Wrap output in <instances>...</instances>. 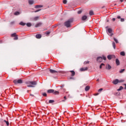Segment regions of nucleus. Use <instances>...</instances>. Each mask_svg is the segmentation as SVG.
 <instances>
[{"label":"nucleus","mask_w":126,"mask_h":126,"mask_svg":"<svg viewBox=\"0 0 126 126\" xmlns=\"http://www.w3.org/2000/svg\"><path fill=\"white\" fill-rule=\"evenodd\" d=\"M71 72V76H74L75 75V72L74 71H70Z\"/></svg>","instance_id":"412c9836"},{"label":"nucleus","mask_w":126,"mask_h":126,"mask_svg":"<svg viewBox=\"0 0 126 126\" xmlns=\"http://www.w3.org/2000/svg\"><path fill=\"white\" fill-rule=\"evenodd\" d=\"M50 32H47V33H46V34H47V35H49V34H50Z\"/></svg>","instance_id":"de8ad7c7"},{"label":"nucleus","mask_w":126,"mask_h":126,"mask_svg":"<svg viewBox=\"0 0 126 126\" xmlns=\"http://www.w3.org/2000/svg\"><path fill=\"white\" fill-rule=\"evenodd\" d=\"M124 89V88L122 86H120L119 89H118V91H121V90H123Z\"/></svg>","instance_id":"b1692460"},{"label":"nucleus","mask_w":126,"mask_h":126,"mask_svg":"<svg viewBox=\"0 0 126 126\" xmlns=\"http://www.w3.org/2000/svg\"><path fill=\"white\" fill-rule=\"evenodd\" d=\"M72 21L73 20L72 19H69L68 21H66L64 23L65 26H66V27H67V28L70 27V24H71Z\"/></svg>","instance_id":"f03ea898"},{"label":"nucleus","mask_w":126,"mask_h":126,"mask_svg":"<svg viewBox=\"0 0 126 126\" xmlns=\"http://www.w3.org/2000/svg\"><path fill=\"white\" fill-rule=\"evenodd\" d=\"M116 63L117 65H120V61L119 60V59H116Z\"/></svg>","instance_id":"4468645a"},{"label":"nucleus","mask_w":126,"mask_h":126,"mask_svg":"<svg viewBox=\"0 0 126 126\" xmlns=\"http://www.w3.org/2000/svg\"><path fill=\"white\" fill-rule=\"evenodd\" d=\"M121 22H124V21H125V19H124V18H121Z\"/></svg>","instance_id":"a19ab883"},{"label":"nucleus","mask_w":126,"mask_h":126,"mask_svg":"<svg viewBox=\"0 0 126 126\" xmlns=\"http://www.w3.org/2000/svg\"><path fill=\"white\" fill-rule=\"evenodd\" d=\"M90 15H93L94 14V13L93 12V11H90Z\"/></svg>","instance_id":"bb28decb"},{"label":"nucleus","mask_w":126,"mask_h":126,"mask_svg":"<svg viewBox=\"0 0 126 126\" xmlns=\"http://www.w3.org/2000/svg\"><path fill=\"white\" fill-rule=\"evenodd\" d=\"M112 46L114 49H116V43H115V42H112Z\"/></svg>","instance_id":"5701e85b"},{"label":"nucleus","mask_w":126,"mask_h":126,"mask_svg":"<svg viewBox=\"0 0 126 126\" xmlns=\"http://www.w3.org/2000/svg\"><path fill=\"white\" fill-rule=\"evenodd\" d=\"M125 71V69H121V70L119 71V72H120V73H123V71Z\"/></svg>","instance_id":"2f4dec72"},{"label":"nucleus","mask_w":126,"mask_h":126,"mask_svg":"<svg viewBox=\"0 0 126 126\" xmlns=\"http://www.w3.org/2000/svg\"><path fill=\"white\" fill-rule=\"evenodd\" d=\"M16 36V33H14L11 34L12 37H15Z\"/></svg>","instance_id":"7c9ffc66"},{"label":"nucleus","mask_w":126,"mask_h":126,"mask_svg":"<svg viewBox=\"0 0 126 126\" xmlns=\"http://www.w3.org/2000/svg\"><path fill=\"white\" fill-rule=\"evenodd\" d=\"M96 60L98 63H101L102 61H103V58L101 57H97Z\"/></svg>","instance_id":"423d86ee"},{"label":"nucleus","mask_w":126,"mask_h":126,"mask_svg":"<svg viewBox=\"0 0 126 126\" xmlns=\"http://www.w3.org/2000/svg\"><path fill=\"white\" fill-rule=\"evenodd\" d=\"M30 95L31 96H32V97H33L34 95L33 94H30Z\"/></svg>","instance_id":"603ef678"},{"label":"nucleus","mask_w":126,"mask_h":126,"mask_svg":"<svg viewBox=\"0 0 126 126\" xmlns=\"http://www.w3.org/2000/svg\"><path fill=\"white\" fill-rule=\"evenodd\" d=\"M106 28H108V27H106Z\"/></svg>","instance_id":"13d9d810"},{"label":"nucleus","mask_w":126,"mask_h":126,"mask_svg":"<svg viewBox=\"0 0 126 126\" xmlns=\"http://www.w3.org/2000/svg\"><path fill=\"white\" fill-rule=\"evenodd\" d=\"M4 123H6L7 126H9V123L8 121H6L5 120H4Z\"/></svg>","instance_id":"c85d7f7f"},{"label":"nucleus","mask_w":126,"mask_h":126,"mask_svg":"<svg viewBox=\"0 0 126 126\" xmlns=\"http://www.w3.org/2000/svg\"><path fill=\"white\" fill-rule=\"evenodd\" d=\"M100 65H101V66H102V65H105V64L102 63L100 64Z\"/></svg>","instance_id":"49530a36"},{"label":"nucleus","mask_w":126,"mask_h":126,"mask_svg":"<svg viewBox=\"0 0 126 126\" xmlns=\"http://www.w3.org/2000/svg\"><path fill=\"white\" fill-rule=\"evenodd\" d=\"M90 63L89 61H86L84 63V64H87V63Z\"/></svg>","instance_id":"473e14b6"},{"label":"nucleus","mask_w":126,"mask_h":126,"mask_svg":"<svg viewBox=\"0 0 126 126\" xmlns=\"http://www.w3.org/2000/svg\"><path fill=\"white\" fill-rule=\"evenodd\" d=\"M120 55H121V56H126V53H125V52L122 51V52H120Z\"/></svg>","instance_id":"4be33fe9"},{"label":"nucleus","mask_w":126,"mask_h":126,"mask_svg":"<svg viewBox=\"0 0 126 126\" xmlns=\"http://www.w3.org/2000/svg\"><path fill=\"white\" fill-rule=\"evenodd\" d=\"M41 7H43V6L41 5H37L35 6V8H41Z\"/></svg>","instance_id":"dca6fc26"},{"label":"nucleus","mask_w":126,"mask_h":126,"mask_svg":"<svg viewBox=\"0 0 126 126\" xmlns=\"http://www.w3.org/2000/svg\"><path fill=\"white\" fill-rule=\"evenodd\" d=\"M43 96H44L45 97H47V94L46 93H44L42 94Z\"/></svg>","instance_id":"f704fd0d"},{"label":"nucleus","mask_w":126,"mask_h":126,"mask_svg":"<svg viewBox=\"0 0 126 126\" xmlns=\"http://www.w3.org/2000/svg\"><path fill=\"white\" fill-rule=\"evenodd\" d=\"M99 68H102V66L101 65L99 66Z\"/></svg>","instance_id":"864d4df0"},{"label":"nucleus","mask_w":126,"mask_h":126,"mask_svg":"<svg viewBox=\"0 0 126 126\" xmlns=\"http://www.w3.org/2000/svg\"><path fill=\"white\" fill-rule=\"evenodd\" d=\"M64 99H65V100H66V96H64Z\"/></svg>","instance_id":"8fccbe9b"},{"label":"nucleus","mask_w":126,"mask_h":126,"mask_svg":"<svg viewBox=\"0 0 126 126\" xmlns=\"http://www.w3.org/2000/svg\"><path fill=\"white\" fill-rule=\"evenodd\" d=\"M87 17H88L86 15L83 16L82 17V20H83V21L86 20V19H87Z\"/></svg>","instance_id":"9d476101"},{"label":"nucleus","mask_w":126,"mask_h":126,"mask_svg":"<svg viewBox=\"0 0 126 126\" xmlns=\"http://www.w3.org/2000/svg\"><path fill=\"white\" fill-rule=\"evenodd\" d=\"M62 102H65V100H63Z\"/></svg>","instance_id":"5fc2aeb1"},{"label":"nucleus","mask_w":126,"mask_h":126,"mask_svg":"<svg viewBox=\"0 0 126 126\" xmlns=\"http://www.w3.org/2000/svg\"><path fill=\"white\" fill-rule=\"evenodd\" d=\"M38 18H39V17H35L34 18V20L36 21V20H38Z\"/></svg>","instance_id":"72a5a7b5"},{"label":"nucleus","mask_w":126,"mask_h":126,"mask_svg":"<svg viewBox=\"0 0 126 126\" xmlns=\"http://www.w3.org/2000/svg\"><path fill=\"white\" fill-rule=\"evenodd\" d=\"M96 81H99V79H98L96 80Z\"/></svg>","instance_id":"4d7b16f0"},{"label":"nucleus","mask_w":126,"mask_h":126,"mask_svg":"<svg viewBox=\"0 0 126 126\" xmlns=\"http://www.w3.org/2000/svg\"><path fill=\"white\" fill-rule=\"evenodd\" d=\"M125 87L124 89L126 90V84H125Z\"/></svg>","instance_id":"09e8293b"},{"label":"nucleus","mask_w":126,"mask_h":126,"mask_svg":"<svg viewBox=\"0 0 126 126\" xmlns=\"http://www.w3.org/2000/svg\"><path fill=\"white\" fill-rule=\"evenodd\" d=\"M35 36L37 39H40L41 38L42 35L40 34H37Z\"/></svg>","instance_id":"ddd939ff"},{"label":"nucleus","mask_w":126,"mask_h":126,"mask_svg":"<svg viewBox=\"0 0 126 126\" xmlns=\"http://www.w3.org/2000/svg\"><path fill=\"white\" fill-rule=\"evenodd\" d=\"M29 4H34V3H35V2H34V0H29Z\"/></svg>","instance_id":"f8f14e48"},{"label":"nucleus","mask_w":126,"mask_h":126,"mask_svg":"<svg viewBox=\"0 0 126 126\" xmlns=\"http://www.w3.org/2000/svg\"><path fill=\"white\" fill-rule=\"evenodd\" d=\"M90 89V87L89 86H87L85 87V91H88Z\"/></svg>","instance_id":"f3484780"},{"label":"nucleus","mask_w":126,"mask_h":126,"mask_svg":"<svg viewBox=\"0 0 126 126\" xmlns=\"http://www.w3.org/2000/svg\"><path fill=\"white\" fill-rule=\"evenodd\" d=\"M117 18H118V19H121V16H118L117 17Z\"/></svg>","instance_id":"a18cd8bd"},{"label":"nucleus","mask_w":126,"mask_h":126,"mask_svg":"<svg viewBox=\"0 0 126 126\" xmlns=\"http://www.w3.org/2000/svg\"><path fill=\"white\" fill-rule=\"evenodd\" d=\"M124 81H125L124 80H119V83H122V82H124Z\"/></svg>","instance_id":"e433bc0d"},{"label":"nucleus","mask_w":126,"mask_h":126,"mask_svg":"<svg viewBox=\"0 0 126 126\" xmlns=\"http://www.w3.org/2000/svg\"><path fill=\"white\" fill-rule=\"evenodd\" d=\"M87 69H88V67H84V68H81L80 69V70L81 71H85V70H87Z\"/></svg>","instance_id":"6e6552de"},{"label":"nucleus","mask_w":126,"mask_h":126,"mask_svg":"<svg viewBox=\"0 0 126 126\" xmlns=\"http://www.w3.org/2000/svg\"><path fill=\"white\" fill-rule=\"evenodd\" d=\"M26 25L28 27H31L32 26V24L31 23H27Z\"/></svg>","instance_id":"aec40b11"},{"label":"nucleus","mask_w":126,"mask_h":126,"mask_svg":"<svg viewBox=\"0 0 126 126\" xmlns=\"http://www.w3.org/2000/svg\"><path fill=\"white\" fill-rule=\"evenodd\" d=\"M112 21H116V19H115V18H113L112 19Z\"/></svg>","instance_id":"c03bdc74"},{"label":"nucleus","mask_w":126,"mask_h":126,"mask_svg":"<svg viewBox=\"0 0 126 126\" xmlns=\"http://www.w3.org/2000/svg\"><path fill=\"white\" fill-rule=\"evenodd\" d=\"M49 71L51 73H58V71H56L55 70H53L52 69H50L49 70Z\"/></svg>","instance_id":"1a4fd4ad"},{"label":"nucleus","mask_w":126,"mask_h":126,"mask_svg":"<svg viewBox=\"0 0 126 126\" xmlns=\"http://www.w3.org/2000/svg\"><path fill=\"white\" fill-rule=\"evenodd\" d=\"M82 12V11L79 10L77 12L78 14H80Z\"/></svg>","instance_id":"4c0bfd02"},{"label":"nucleus","mask_w":126,"mask_h":126,"mask_svg":"<svg viewBox=\"0 0 126 126\" xmlns=\"http://www.w3.org/2000/svg\"><path fill=\"white\" fill-rule=\"evenodd\" d=\"M62 126H64V124H62Z\"/></svg>","instance_id":"6e6d98bb"},{"label":"nucleus","mask_w":126,"mask_h":126,"mask_svg":"<svg viewBox=\"0 0 126 126\" xmlns=\"http://www.w3.org/2000/svg\"><path fill=\"white\" fill-rule=\"evenodd\" d=\"M41 25H42V23H38V24H37L36 25H35V27H36V28L40 27V26H41Z\"/></svg>","instance_id":"2eb2a0df"},{"label":"nucleus","mask_w":126,"mask_h":126,"mask_svg":"<svg viewBox=\"0 0 126 126\" xmlns=\"http://www.w3.org/2000/svg\"><path fill=\"white\" fill-rule=\"evenodd\" d=\"M67 2V0H63V3H64V4H66Z\"/></svg>","instance_id":"c756f323"},{"label":"nucleus","mask_w":126,"mask_h":126,"mask_svg":"<svg viewBox=\"0 0 126 126\" xmlns=\"http://www.w3.org/2000/svg\"><path fill=\"white\" fill-rule=\"evenodd\" d=\"M62 87H63V85Z\"/></svg>","instance_id":"bf43d9fd"},{"label":"nucleus","mask_w":126,"mask_h":126,"mask_svg":"<svg viewBox=\"0 0 126 126\" xmlns=\"http://www.w3.org/2000/svg\"><path fill=\"white\" fill-rule=\"evenodd\" d=\"M114 41H115V42L117 43V44H118V43H119V41L118 40V39H117V38H114Z\"/></svg>","instance_id":"393cba45"},{"label":"nucleus","mask_w":126,"mask_h":126,"mask_svg":"<svg viewBox=\"0 0 126 126\" xmlns=\"http://www.w3.org/2000/svg\"><path fill=\"white\" fill-rule=\"evenodd\" d=\"M14 40H18V37L17 36H15Z\"/></svg>","instance_id":"58836bf2"},{"label":"nucleus","mask_w":126,"mask_h":126,"mask_svg":"<svg viewBox=\"0 0 126 126\" xmlns=\"http://www.w3.org/2000/svg\"><path fill=\"white\" fill-rule=\"evenodd\" d=\"M59 92L58 91H55L54 92V94H55L56 95H57L58 94H59Z\"/></svg>","instance_id":"ea45409f"},{"label":"nucleus","mask_w":126,"mask_h":126,"mask_svg":"<svg viewBox=\"0 0 126 126\" xmlns=\"http://www.w3.org/2000/svg\"><path fill=\"white\" fill-rule=\"evenodd\" d=\"M13 82L15 84H18L22 83L23 81H22V80L19 79V80H15L13 81Z\"/></svg>","instance_id":"7ed1b4c3"},{"label":"nucleus","mask_w":126,"mask_h":126,"mask_svg":"<svg viewBox=\"0 0 126 126\" xmlns=\"http://www.w3.org/2000/svg\"><path fill=\"white\" fill-rule=\"evenodd\" d=\"M112 83H113V84H115V85H116V84H118L119 83V79H116L114 80L112 82Z\"/></svg>","instance_id":"0eeeda50"},{"label":"nucleus","mask_w":126,"mask_h":126,"mask_svg":"<svg viewBox=\"0 0 126 126\" xmlns=\"http://www.w3.org/2000/svg\"><path fill=\"white\" fill-rule=\"evenodd\" d=\"M20 14V13L19 12H16L14 13V15H19Z\"/></svg>","instance_id":"cd10ccee"},{"label":"nucleus","mask_w":126,"mask_h":126,"mask_svg":"<svg viewBox=\"0 0 126 126\" xmlns=\"http://www.w3.org/2000/svg\"><path fill=\"white\" fill-rule=\"evenodd\" d=\"M112 30L111 29H107V32H108L107 34L111 37H112V36H113V35H114V34L113 33H112Z\"/></svg>","instance_id":"20e7f679"},{"label":"nucleus","mask_w":126,"mask_h":126,"mask_svg":"<svg viewBox=\"0 0 126 126\" xmlns=\"http://www.w3.org/2000/svg\"><path fill=\"white\" fill-rule=\"evenodd\" d=\"M102 90H103V89H100L98 90V92H101V91H102Z\"/></svg>","instance_id":"37998d69"},{"label":"nucleus","mask_w":126,"mask_h":126,"mask_svg":"<svg viewBox=\"0 0 126 126\" xmlns=\"http://www.w3.org/2000/svg\"><path fill=\"white\" fill-rule=\"evenodd\" d=\"M113 58H116V56H115V55H109L107 56V59L108 60H112V59H113Z\"/></svg>","instance_id":"39448f33"},{"label":"nucleus","mask_w":126,"mask_h":126,"mask_svg":"<svg viewBox=\"0 0 126 126\" xmlns=\"http://www.w3.org/2000/svg\"><path fill=\"white\" fill-rule=\"evenodd\" d=\"M54 102H55V100H49V104H52V103H54Z\"/></svg>","instance_id":"a878e982"},{"label":"nucleus","mask_w":126,"mask_h":126,"mask_svg":"<svg viewBox=\"0 0 126 126\" xmlns=\"http://www.w3.org/2000/svg\"><path fill=\"white\" fill-rule=\"evenodd\" d=\"M20 25H21V26H25V25H26V24L24 23L23 22H21L19 23Z\"/></svg>","instance_id":"a211bd4d"},{"label":"nucleus","mask_w":126,"mask_h":126,"mask_svg":"<svg viewBox=\"0 0 126 126\" xmlns=\"http://www.w3.org/2000/svg\"><path fill=\"white\" fill-rule=\"evenodd\" d=\"M26 84L28 85V87H35L34 85H37V82L36 81H29L26 83Z\"/></svg>","instance_id":"f257e3e1"},{"label":"nucleus","mask_w":126,"mask_h":126,"mask_svg":"<svg viewBox=\"0 0 126 126\" xmlns=\"http://www.w3.org/2000/svg\"><path fill=\"white\" fill-rule=\"evenodd\" d=\"M55 92V90L53 89H50L47 91V93H54Z\"/></svg>","instance_id":"9b49d317"},{"label":"nucleus","mask_w":126,"mask_h":126,"mask_svg":"<svg viewBox=\"0 0 126 126\" xmlns=\"http://www.w3.org/2000/svg\"><path fill=\"white\" fill-rule=\"evenodd\" d=\"M40 10H41V9H38V10H35L34 11V12H38V11H40Z\"/></svg>","instance_id":"79ce46f5"},{"label":"nucleus","mask_w":126,"mask_h":126,"mask_svg":"<svg viewBox=\"0 0 126 126\" xmlns=\"http://www.w3.org/2000/svg\"><path fill=\"white\" fill-rule=\"evenodd\" d=\"M102 60H103L104 61H106V57H105L104 56H102Z\"/></svg>","instance_id":"c9c22d12"},{"label":"nucleus","mask_w":126,"mask_h":126,"mask_svg":"<svg viewBox=\"0 0 126 126\" xmlns=\"http://www.w3.org/2000/svg\"><path fill=\"white\" fill-rule=\"evenodd\" d=\"M111 68L112 67L111 65H110V64H108V65H107L106 67V69H111Z\"/></svg>","instance_id":"6ab92c4d"},{"label":"nucleus","mask_w":126,"mask_h":126,"mask_svg":"<svg viewBox=\"0 0 126 126\" xmlns=\"http://www.w3.org/2000/svg\"><path fill=\"white\" fill-rule=\"evenodd\" d=\"M121 2H123V1H124V0H120Z\"/></svg>","instance_id":"3c124183"}]
</instances>
